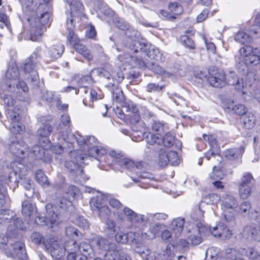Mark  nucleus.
Masks as SVG:
<instances>
[{
  "instance_id": "obj_28",
  "label": "nucleus",
  "mask_w": 260,
  "mask_h": 260,
  "mask_svg": "<svg viewBox=\"0 0 260 260\" xmlns=\"http://www.w3.org/2000/svg\"><path fill=\"white\" fill-rule=\"evenodd\" d=\"M115 24L119 29L121 30H126L125 35L127 36L126 39L125 40V48L126 49H128L129 43L127 42V40L129 38H132V39H136L135 38L137 35V31L135 30L131 31L130 29L127 28V25L124 23V22L121 19H118L115 22ZM128 52V50H126Z\"/></svg>"
},
{
  "instance_id": "obj_37",
  "label": "nucleus",
  "mask_w": 260,
  "mask_h": 260,
  "mask_svg": "<svg viewBox=\"0 0 260 260\" xmlns=\"http://www.w3.org/2000/svg\"><path fill=\"white\" fill-rule=\"evenodd\" d=\"M15 214L9 209H0V223H11L15 218Z\"/></svg>"
},
{
  "instance_id": "obj_30",
  "label": "nucleus",
  "mask_w": 260,
  "mask_h": 260,
  "mask_svg": "<svg viewBox=\"0 0 260 260\" xmlns=\"http://www.w3.org/2000/svg\"><path fill=\"white\" fill-rule=\"evenodd\" d=\"M258 226L260 228V226ZM243 236L247 239L260 242V230L252 225H247L243 230Z\"/></svg>"
},
{
  "instance_id": "obj_44",
  "label": "nucleus",
  "mask_w": 260,
  "mask_h": 260,
  "mask_svg": "<svg viewBox=\"0 0 260 260\" xmlns=\"http://www.w3.org/2000/svg\"><path fill=\"white\" fill-rule=\"evenodd\" d=\"M160 223H155L150 225L149 228L147 235L150 240L155 239L158 235L162 226Z\"/></svg>"
},
{
  "instance_id": "obj_54",
  "label": "nucleus",
  "mask_w": 260,
  "mask_h": 260,
  "mask_svg": "<svg viewBox=\"0 0 260 260\" xmlns=\"http://www.w3.org/2000/svg\"><path fill=\"white\" fill-rule=\"evenodd\" d=\"M112 99L117 103H121L124 100V96L122 90L118 87H115L112 91Z\"/></svg>"
},
{
  "instance_id": "obj_31",
  "label": "nucleus",
  "mask_w": 260,
  "mask_h": 260,
  "mask_svg": "<svg viewBox=\"0 0 260 260\" xmlns=\"http://www.w3.org/2000/svg\"><path fill=\"white\" fill-rule=\"evenodd\" d=\"M145 141L147 143V148L150 151L151 149L154 150L156 146L161 144L162 138L158 134L154 135L149 133L147 134Z\"/></svg>"
},
{
  "instance_id": "obj_42",
  "label": "nucleus",
  "mask_w": 260,
  "mask_h": 260,
  "mask_svg": "<svg viewBox=\"0 0 260 260\" xmlns=\"http://www.w3.org/2000/svg\"><path fill=\"white\" fill-rule=\"evenodd\" d=\"M255 117L254 115L251 112H248L243 118V122L245 128L251 129L254 127L255 124Z\"/></svg>"
},
{
  "instance_id": "obj_47",
  "label": "nucleus",
  "mask_w": 260,
  "mask_h": 260,
  "mask_svg": "<svg viewBox=\"0 0 260 260\" xmlns=\"http://www.w3.org/2000/svg\"><path fill=\"white\" fill-rule=\"evenodd\" d=\"M250 32L255 38L260 37V13H257L256 16L254 25L250 29Z\"/></svg>"
},
{
  "instance_id": "obj_11",
  "label": "nucleus",
  "mask_w": 260,
  "mask_h": 260,
  "mask_svg": "<svg viewBox=\"0 0 260 260\" xmlns=\"http://www.w3.org/2000/svg\"><path fill=\"white\" fill-rule=\"evenodd\" d=\"M96 151L99 152L94 151L92 154L96 155L98 153H100L97 160L99 161L100 164L99 168L101 170H107L106 167L102 163L109 166L116 164L119 165V161L123 158L121 152L112 150L108 153V150L105 146L104 147L100 146V148L98 149Z\"/></svg>"
},
{
  "instance_id": "obj_24",
  "label": "nucleus",
  "mask_w": 260,
  "mask_h": 260,
  "mask_svg": "<svg viewBox=\"0 0 260 260\" xmlns=\"http://www.w3.org/2000/svg\"><path fill=\"white\" fill-rule=\"evenodd\" d=\"M251 209V204L248 201H244L239 207L238 212L244 216H247L248 218L254 219L260 226V214L256 211L253 212Z\"/></svg>"
},
{
  "instance_id": "obj_10",
  "label": "nucleus",
  "mask_w": 260,
  "mask_h": 260,
  "mask_svg": "<svg viewBox=\"0 0 260 260\" xmlns=\"http://www.w3.org/2000/svg\"><path fill=\"white\" fill-rule=\"evenodd\" d=\"M42 57L41 49L38 48L30 57L26 59L24 66V78L35 84L39 80L38 73L36 70V63Z\"/></svg>"
},
{
  "instance_id": "obj_32",
  "label": "nucleus",
  "mask_w": 260,
  "mask_h": 260,
  "mask_svg": "<svg viewBox=\"0 0 260 260\" xmlns=\"http://www.w3.org/2000/svg\"><path fill=\"white\" fill-rule=\"evenodd\" d=\"M10 254L21 260H25L26 258V253L24 244L21 242H15L13 246V252Z\"/></svg>"
},
{
  "instance_id": "obj_15",
  "label": "nucleus",
  "mask_w": 260,
  "mask_h": 260,
  "mask_svg": "<svg viewBox=\"0 0 260 260\" xmlns=\"http://www.w3.org/2000/svg\"><path fill=\"white\" fill-rule=\"evenodd\" d=\"M64 50L63 45L60 43H57L56 45L46 48L43 51L41 50V58L47 63L53 61L61 57Z\"/></svg>"
},
{
  "instance_id": "obj_8",
  "label": "nucleus",
  "mask_w": 260,
  "mask_h": 260,
  "mask_svg": "<svg viewBox=\"0 0 260 260\" xmlns=\"http://www.w3.org/2000/svg\"><path fill=\"white\" fill-rule=\"evenodd\" d=\"M91 245L95 248L108 250L105 254L106 260H131L127 254L122 252L114 243H110L104 238L96 236L91 241Z\"/></svg>"
},
{
  "instance_id": "obj_14",
  "label": "nucleus",
  "mask_w": 260,
  "mask_h": 260,
  "mask_svg": "<svg viewBox=\"0 0 260 260\" xmlns=\"http://www.w3.org/2000/svg\"><path fill=\"white\" fill-rule=\"evenodd\" d=\"M9 150L13 155L19 158L29 157L32 159H40L37 158L36 155H31L33 147L31 151H29L27 145L22 141L11 142L9 145Z\"/></svg>"
},
{
  "instance_id": "obj_45",
  "label": "nucleus",
  "mask_w": 260,
  "mask_h": 260,
  "mask_svg": "<svg viewBox=\"0 0 260 260\" xmlns=\"http://www.w3.org/2000/svg\"><path fill=\"white\" fill-rule=\"evenodd\" d=\"M157 161L160 167L167 166L169 162V152L167 153L164 149H161L159 150Z\"/></svg>"
},
{
  "instance_id": "obj_56",
  "label": "nucleus",
  "mask_w": 260,
  "mask_h": 260,
  "mask_svg": "<svg viewBox=\"0 0 260 260\" xmlns=\"http://www.w3.org/2000/svg\"><path fill=\"white\" fill-rule=\"evenodd\" d=\"M174 141V136L173 133L169 132L166 134L164 138H162V143L166 147L172 146Z\"/></svg>"
},
{
  "instance_id": "obj_57",
  "label": "nucleus",
  "mask_w": 260,
  "mask_h": 260,
  "mask_svg": "<svg viewBox=\"0 0 260 260\" xmlns=\"http://www.w3.org/2000/svg\"><path fill=\"white\" fill-rule=\"evenodd\" d=\"M20 3L22 9L26 12L34 11L36 5H34V0H18Z\"/></svg>"
},
{
  "instance_id": "obj_13",
  "label": "nucleus",
  "mask_w": 260,
  "mask_h": 260,
  "mask_svg": "<svg viewBox=\"0 0 260 260\" xmlns=\"http://www.w3.org/2000/svg\"><path fill=\"white\" fill-rule=\"evenodd\" d=\"M221 202L224 218L229 225L233 226L235 224V216L233 209L238 206L237 201L232 195L225 194L222 197Z\"/></svg>"
},
{
  "instance_id": "obj_35",
  "label": "nucleus",
  "mask_w": 260,
  "mask_h": 260,
  "mask_svg": "<svg viewBox=\"0 0 260 260\" xmlns=\"http://www.w3.org/2000/svg\"><path fill=\"white\" fill-rule=\"evenodd\" d=\"M135 251L141 257L143 260H156L157 253L145 247H137Z\"/></svg>"
},
{
  "instance_id": "obj_55",
  "label": "nucleus",
  "mask_w": 260,
  "mask_h": 260,
  "mask_svg": "<svg viewBox=\"0 0 260 260\" xmlns=\"http://www.w3.org/2000/svg\"><path fill=\"white\" fill-rule=\"evenodd\" d=\"M91 81L92 78L91 76H84L80 79V80L77 82V84L80 87H83L84 92L85 93H87L88 92V89L85 87H86L87 84H89Z\"/></svg>"
},
{
  "instance_id": "obj_33",
  "label": "nucleus",
  "mask_w": 260,
  "mask_h": 260,
  "mask_svg": "<svg viewBox=\"0 0 260 260\" xmlns=\"http://www.w3.org/2000/svg\"><path fill=\"white\" fill-rule=\"evenodd\" d=\"M120 227L117 226L116 222L112 219L107 218L104 222L103 232L109 237H113Z\"/></svg>"
},
{
  "instance_id": "obj_27",
  "label": "nucleus",
  "mask_w": 260,
  "mask_h": 260,
  "mask_svg": "<svg viewBox=\"0 0 260 260\" xmlns=\"http://www.w3.org/2000/svg\"><path fill=\"white\" fill-rule=\"evenodd\" d=\"M137 174L138 176L137 178L131 177L134 182L139 183V186L143 188H147L151 186L149 181H144L143 180L147 179L149 181L153 180L154 176L152 174L147 172H143Z\"/></svg>"
},
{
  "instance_id": "obj_29",
  "label": "nucleus",
  "mask_w": 260,
  "mask_h": 260,
  "mask_svg": "<svg viewBox=\"0 0 260 260\" xmlns=\"http://www.w3.org/2000/svg\"><path fill=\"white\" fill-rule=\"evenodd\" d=\"M107 200L108 196L107 194L102 192H99L95 197L92 198L90 200L89 203L91 210L96 211L105 204Z\"/></svg>"
},
{
  "instance_id": "obj_46",
  "label": "nucleus",
  "mask_w": 260,
  "mask_h": 260,
  "mask_svg": "<svg viewBox=\"0 0 260 260\" xmlns=\"http://www.w3.org/2000/svg\"><path fill=\"white\" fill-rule=\"evenodd\" d=\"M115 236V240L120 243H126L128 239L130 240L131 236L129 235V233L125 234L124 232L120 230H117Z\"/></svg>"
},
{
  "instance_id": "obj_63",
  "label": "nucleus",
  "mask_w": 260,
  "mask_h": 260,
  "mask_svg": "<svg viewBox=\"0 0 260 260\" xmlns=\"http://www.w3.org/2000/svg\"><path fill=\"white\" fill-rule=\"evenodd\" d=\"M151 69L154 73L157 74H160L164 76V77L170 76L171 74L167 72L163 68L156 64L152 63L151 67Z\"/></svg>"
},
{
  "instance_id": "obj_19",
  "label": "nucleus",
  "mask_w": 260,
  "mask_h": 260,
  "mask_svg": "<svg viewBox=\"0 0 260 260\" xmlns=\"http://www.w3.org/2000/svg\"><path fill=\"white\" fill-rule=\"evenodd\" d=\"M6 116L10 122V129L13 134H19L24 129V126L20 122V116L16 111L8 109L6 111Z\"/></svg>"
},
{
  "instance_id": "obj_58",
  "label": "nucleus",
  "mask_w": 260,
  "mask_h": 260,
  "mask_svg": "<svg viewBox=\"0 0 260 260\" xmlns=\"http://www.w3.org/2000/svg\"><path fill=\"white\" fill-rule=\"evenodd\" d=\"M146 216L148 217V222L150 219L153 220H163L168 218V215L164 213H147Z\"/></svg>"
},
{
  "instance_id": "obj_25",
  "label": "nucleus",
  "mask_w": 260,
  "mask_h": 260,
  "mask_svg": "<svg viewBox=\"0 0 260 260\" xmlns=\"http://www.w3.org/2000/svg\"><path fill=\"white\" fill-rule=\"evenodd\" d=\"M210 230V234L214 237H218L222 239H229L232 235V232L228 226L223 223H219L216 226Z\"/></svg>"
},
{
  "instance_id": "obj_1",
  "label": "nucleus",
  "mask_w": 260,
  "mask_h": 260,
  "mask_svg": "<svg viewBox=\"0 0 260 260\" xmlns=\"http://www.w3.org/2000/svg\"><path fill=\"white\" fill-rule=\"evenodd\" d=\"M127 42L129 43L128 49L132 53H138L136 55L128 54L119 55L117 58L123 65L127 64L129 68H144L146 66L144 58L147 56L157 61H164L165 57L164 54L160 53L158 49L154 46L149 45L144 42L129 38Z\"/></svg>"
},
{
  "instance_id": "obj_20",
  "label": "nucleus",
  "mask_w": 260,
  "mask_h": 260,
  "mask_svg": "<svg viewBox=\"0 0 260 260\" xmlns=\"http://www.w3.org/2000/svg\"><path fill=\"white\" fill-rule=\"evenodd\" d=\"M19 75L18 69L15 63H10L6 73V77L9 81L6 84V87H4L3 89H7L9 91H12V87L14 88V85L16 83L19 78Z\"/></svg>"
},
{
  "instance_id": "obj_18",
  "label": "nucleus",
  "mask_w": 260,
  "mask_h": 260,
  "mask_svg": "<svg viewBox=\"0 0 260 260\" xmlns=\"http://www.w3.org/2000/svg\"><path fill=\"white\" fill-rule=\"evenodd\" d=\"M44 245L48 252H50L52 257L57 259L60 258L66 253L69 252V245L66 244L64 247H60L57 241L50 240L44 241Z\"/></svg>"
},
{
  "instance_id": "obj_12",
  "label": "nucleus",
  "mask_w": 260,
  "mask_h": 260,
  "mask_svg": "<svg viewBox=\"0 0 260 260\" xmlns=\"http://www.w3.org/2000/svg\"><path fill=\"white\" fill-rule=\"evenodd\" d=\"M192 229L187 227L189 235L187 236L188 240L190 242V246H196L199 245L203 240L204 237L210 235L211 230L208 226L199 222L195 226H192Z\"/></svg>"
},
{
  "instance_id": "obj_5",
  "label": "nucleus",
  "mask_w": 260,
  "mask_h": 260,
  "mask_svg": "<svg viewBox=\"0 0 260 260\" xmlns=\"http://www.w3.org/2000/svg\"><path fill=\"white\" fill-rule=\"evenodd\" d=\"M70 12L67 14L65 26L68 31L67 40L73 45L79 41V39L75 34L74 29L77 20L83 16V6L82 3L76 0H68Z\"/></svg>"
},
{
  "instance_id": "obj_41",
  "label": "nucleus",
  "mask_w": 260,
  "mask_h": 260,
  "mask_svg": "<svg viewBox=\"0 0 260 260\" xmlns=\"http://www.w3.org/2000/svg\"><path fill=\"white\" fill-rule=\"evenodd\" d=\"M234 40L236 42L242 44L251 43L252 40L249 35L242 30H240L235 34Z\"/></svg>"
},
{
  "instance_id": "obj_22",
  "label": "nucleus",
  "mask_w": 260,
  "mask_h": 260,
  "mask_svg": "<svg viewBox=\"0 0 260 260\" xmlns=\"http://www.w3.org/2000/svg\"><path fill=\"white\" fill-rule=\"evenodd\" d=\"M226 84L235 86L236 90L241 91L243 94L247 93L246 84L243 82V79L239 80L236 73L232 71H229L225 75Z\"/></svg>"
},
{
  "instance_id": "obj_60",
  "label": "nucleus",
  "mask_w": 260,
  "mask_h": 260,
  "mask_svg": "<svg viewBox=\"0 0 260 260\" xmlns=\"http://www.w3.org/2000/svg\"><path fill=\"white\" fill-rule=\"evenodd\" d=\"M123 110L125 111L127 113H136L138 111V108L137 107L135 104L133 103L132 102H126L124 104V105L123 106Z\"/></svg>"
},
{
  "instance_id": "obj_39",
  "label": "nucleus",
  "mask_w": 260,
  "mask_h": 260,
  "mask_svg": "<svg viewBox=\"0 0 260 260\" xmlns=\"http://www.w3.org/2000/svg\"><path fill=\"white\" fill-rule=\"evenodd\" d=\"M244 152V149L242 147L228 149L224 152L225 157L229 160H234L239 158Z\"/></svg>"
},
{
  "instance_id": "obj_38",
  "label": "nucleus",
  "mask_w": 260,
  "mask_h": 260,
  "mask_svg": "<svg viewBox=\"0 0 260 260\" xmlns=\"http://www.w3.org/2000/svg\"><path fill=\"white\" fill-rule=\"evenodd\" d=\"M184 219L180 217L174 219L171 223L172 229L176 236H179L183 229Z\"/></svg>"
},
{
  "instance_id": "obj_40",
  "label": "nucleus",
  "mask_w": 260,
  "mask_h": 260,
  "mask_svg": "<svg viewBox=\"0 0 260 260\" xmlns=\"http://www.w3.org/2000/svg\"><path fill=\"white\" fill-rule=\"evenodd\" d=\"M119 166L138 173L137 171L139 169L138 165H136L133 161L128 158H123L119 161Z\"/></svg>"
},
{
  "instance_id": "obj_34",
  "label": "nucleus",
  "mask_w": 260,
  "mask_h": 260,
  "mask_svg": "<svg viewBox=\"0 0 260 260\" xmlns=\"http://www.w3.org/2000/svg\"><path fill=\"white\" fill-rule=\"evenodd\" d=\"M220 160L219 161L218 166H214L213 167L212 173L210 174V177L213 180H221L225 176V171L223 168V164Z\"/></svg>"
},
{
  "instance_id": "obj_4",
  "label": "nucleus",
  "mask_w": 260,
  "mask_h": 260,
  "mask_svg": "<svg viewBox=\"0 0 260 260\" xmlns=\"http://www.w3.org/2000/svg\"><path fill=\"white\" fill-rule=\"evenodd\" d=\"M70 208H72L71 202L64 199L56 202L55 205L48 204L46 206V216H37L35 222L40 225H46L53 231L58 230L61 222L60 216Z\"/></svg>"
},
{
  "instance_id": "obj_51",
  "label": "nucleus",
  "mask_w": 260,
  "mask_h": 260,
  "mask_svg": "<svg viewBox=\"0 0 260 260\" xmlns=\"http://www.w3.org/2000/svg\"><path fill=\"white\" fill-rule=\"evenodd\" d=\"M220 199V198L217 194H209L204 198V200L202 202L201 205H202L203 204L214 205L219 202Z\"/></svg>"
},
{
  "instance_id": "obj_23",
  "label": "nucleus",
  "mask_w": 260,
  "mask_h": 260,
  "mask_svg": "<svg viewBox=\"0 0 260 260\" xmlns=\"http://www.w3.org/2000/svg\"><path fill=\"white\" fill-rule=\"evenodd\" d=\"M60 133L62 140L67 144L69 148L74 147V145L76 143L80 147L81 144L84 142V137L78 133L74 134L70 131H67L65 134Z\"/></svg>"
},
{
  "instance_id": "obj_36",
  "label": "nucleus",
  "mask_w": 260,
  "mask_h": 260,
  "mask_svg": "<svg viewBox=\"0 0 260 260\" xmlns=\"http://www.w3.org/2000/svg\"><path fill=\"white\" fill-rule=\"evenodd\" d=\"M36 205L29 201H24L22 204V213L25 218H30L36 213Z\"/></svg>"
},
{
  "instance_id": "obj_17",
  "label": "nucleus",
  "mask_w": 260,
  "mask_h": 260,
  "mask_svg": "<svg viewBox=\"0 0 260 260\" xmlns=\"http://www.w3.org/2000/svg\"><path fill=\"white\" fill-rule=\"evenodd\" d=\"M207 82L209 85L216 88H222L226 85L225 74L222 71H218L212 68L208 70Z\"/></svg>"
},
{
  "instance_id": "obj_49",
  "label": "nucleus",
  "mask_w": 260,
  "mask_h": 260,
  "mask_svg": "<svg viewBox=\"0 0 260 260\" xmlns=\"http://www.w3.org/2000/svg\"><path fill=\"white\" fill-rule=\"evenodd\" d=\"M240 251L245 253V255L251 260H260V252L253 248H248L247 249H241Z\"/></svg>"
},
{
  "instance_id": "obj_26",
  "label": "nucleus",
  "mask_w": 260,
  "mask_h": 260,
  "mask_svg": "<svg viewBox=\"0 0 260 260\" xmlns=\"http://www.w3.org/2000/svg\"><path fill=\"white\" fill-rule=\"evenodd\" d=\"M131 236L130 241L135 245V249L138 246L146 244L147 241L150 240L148 237L147 233L146 232H129Z\"/></svg>"
},
{
  "instance_id": "obj_21",
  "label": "nucleus",
  "mask_w": 260,
  "mask_h": 260,
  "mask_svg": "<svg viewBox=\"0 0 260 260\" xmlns=\"http://www.w3.org/2000/svg\"><path fill=\"white\" fill-rule=\"evenodd\" d=\"M203 138L205 141L208 142L210 146V149L205 154L207 159L210 160L211 156H212L216 158L217 160H221L222 158L218 153L219 146L215 137L212 135L204 134L203 135Z\"/></svg>"
},
{
  "instance_id": "obj_64",
  "label": "nucleus",
  "mask_w": 260,
  "mask_h": 260,
  "mask_svg": "<svg viewBox=\"0 0 260 260\" xmlns=\"http://www.w3.org/2000/svg\"><path fill=\"white\" fill-rule=\"evenodd\" d=\"M180 41L182 45L190 49L194 48V43L192 40L187 36L183 35L180 38Z\"/></svg>"
},
{
  "instance_id": "obj_53",
  "label": "nucleus",
  "mask_w": 260,
  "mask_h": 260,
  "mask_svg": "<svg viewBox=\"0 0 260 260\" xmlns=\"http://www.w3.org/2000/svg\"><path fill=\"white\" fill-rule=\"evenodd\" d=\"M24 228V223L21 219L20 218H14L12 223L9 224L8 229L9 231L12 232L15 231L16 229L23 230Z\"/></svg>"
},
{
  "instance_id": "obj_2",
  "label": "nucleus",
  "mask_w": 260,
  "mask_h": 260,
  "mask_svg": "<svg viewBox=\"0 0 260 260\" xmlns=\"http://www.w3.org/2000/svg\"><path fill=\"white\" fill-rule=\"evenodd\" d=\"M100 146L104 147L94 136H86L84 143L80 145L79 150L70 151L71 160L66 162L65 167L71 172L78 170L80 173H82V170L80 169L82 164H88L85 161L91 158H94L97 160L99 157V154L100 153H98L96 155L92 153L94 151H97L96 150L100 148Z\"/></svg>"
},
{
  "instance_id": "obj_61",
  "label": "nucleus",
  "mask_w": 260,
  "mask_h": 260,
  "mask_svg": "<svg viewBox=\"0 0 260 260\" xmlns=\"http://www.w3.org/2000/svg\"><path fill=\"white\" fill-rule=\"evenodd\" d=\"M169 9L173 14L176 15H180L183 12L181 6L177 3L170 4L169 6Z\"/></svg>"
},
{
  "instance_id": "obj_62",
  "label": "nucleus",
  "mask_w": 260,
  "mask_h": 260,
  "mask_svg": "<svg viewBox=\"0 0 260 260\" xmlns=\"http://www.w3.org/2000/svg\"><path fill=\"white\" fill-rule=\"evenodd\" d=\"M169 162L173 166H176L180 163V159L176 151H171L169 152Z\"/></svg>"
},
{
  "instance_id": "obj_59",
  "label": "nucleus",
  "mask_w": 260,
  "mask_h": 260,
  "mask_svg": "<svg viewBox=\"0 0 260 260\" xmlns=\"http://www.w3.org/2000/svg\"><path fill=\"white\" fill-rule=\"evenodd\" d=\"M60 121L61 124H59V128L57 129L58 134L61 133V129H62V126H68V127H70L71 125L70 117L68 114L62 115L61 116Z\"/></svg>"
},
{
  "instance_id": "obj_3",
  "label": "nucleus",
  "mask_w": 260,
  "mask_h": 260,
  "mask_svg": "<svg viewBox=\"0 0 260 260\" xmlns=\"http://www.w3.org/2000/svg\"><path fill=\"white\" fill-rule=\"evenodd\" d=\"M47 5L45 4L40 5L34 9L26 13L30 12V16L27 19L29 23V33L30 39L33 41H38L46 27L49 26L51 23V13Z\"/></svg>"
},
{
  "instance_id": "obj_16",
  "label": "nucleus",
  "mask_w": 260,
  "mask_h": 260,
  "mask_svg": "<svg viewBox=\"0 0 260 260\" xmlns=\"http://www.w3.org/2000/svg\"><path fill=\"white\" fill-rule=\"evenodd\" d=\"M122 211L133 227L139 228L142 224L148 222V217L146 215L138 214L127 207H124Z\"/></svg>"
},
{
  "instance_id": "obj_9",
  "label": "nucleus",
  "mask_w": 260,
  "mask_h": 260,
  "mask_svg": "<svg viewBox=\"0 0 260 260\" xmlns=\"http://www.w3.org/2000/svg\"><path fill=\"white\" fill-rule=\"evenodd\" d=\"M257 48L253 49L250 46L243 47L239 50V55L236 56L239 72H246L248 65L260 67V56L257 54Z\"/></svg>"
},
{
  "instance_id": "obj_6",
  "label": "nucleus",
  "mask_w": 260,
  "mask_h": 260,
  "mask_svg": "<svg viewBox=\"0 0 260 260\" xmlns=\"http://www.w3.org/2000/svg\"><path fill=\"white\" fill-rule=\"evenodd\" d=\"M52 131V126L49 124H44L38 129L37 134L40 137L39 139L40 145L34 146L33 151L30 153L32 155H36L37 158L45 163H49L52 160L51 155L45 152V150L51 146V141L48 137Z\"/></svg>"
},
{
  "instance_id": "obj_7",
  "label": "nucleus",
  "mask_w": 260,
  "mask_h": 260,
  "mask_svg": "<svg viewBox=\"0 0 260 260\" xmlns=\"http://www.w3.org/2000/svg\"><path fill=\"white\" fill-rule=\"evenodd\" d=\"M12 172L9 175L8 180L16 183H20L26 190L25 196L30 198L33 196L34 188L33 181L24 177L26 171L24 165L20 161L14 160L10 164Z\"/></svg>"
},
{
  "instance_id": "obj_43",
  "label": "nucleus",
  "mask_w": 260,
  "mask_h": 260,
  "mask_svg": "<svg viewBox=\"0 0 260 260\" xmlns=\"http://www.w3.org/2000/svg\"><path fill=\"white\" fill-rule=\"evenodd\" d=\"M74 46L75 50L78 53L82 54L87 59L91 60L92 58V55L89 50L83 44L77 43L75 45H74Z\"/></svg>"
},
{
  "instance_id": "obj_48",
  "label": "nucleus",
  "mask_w": 260,
  "mask_h": 260,
  "mask_svg": "<svg viewBox=\"0 0 260 260\" xmlns=\"http://www.w3.org/2000/svg\"><path fill=\"white\" fill-rule=\"evenodd\" d=\"M254 178L252 175L249 172L244 173L241 177L239 185L253 186Z\"/></svg>"
},
{
  "instance_id": "obj_50",
  "label": "nucleus",
  "mask_w": 260,
  "mask_h": 260,
  "mask_svg": "<svg viewBox=\"0 0 260 260\" xmlns=\"http://www.w3.org/2000/svg\"><path fill=\"white\" fill-rule=\"evenodd\" d=\"M35 178L36 181L42 186H47L49 182L47 176L42 170H38L36 172Z\"/></svg>"
},
{
  "instance_id": "obj_52",
  "label": "nucleus",
  "mask_w": 260,
  "mask_h": 260,
  "mask_svg": "<svg viewBox=\"0 0 260 260\" xmlns=\"http://www.w3.org/2000/svg\"><path fill=\"white\" fill-rule=\"evenodd\" d=\"M252 186L239 185V193L242 199H247L251 194Z\"/></svg>"
}]
</instances>
